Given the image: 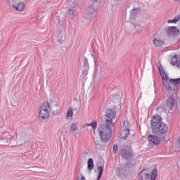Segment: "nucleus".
Returning a JSON list of instances; mask_svg holds the SVG:
<instances>
[{"mask_svg":"<svg viewBox=\"0 0 180 180\" xmlns=\"http://www.w3.org/2000/svg\"><path fill=\"white\" fill-rule=\"evenodd\" d=\"M105 124H101L98 127V134L103 143H108L112 138V127L116 123V111L108 109L105 110Z\"/></svg>","mask_w":180,"mask_h":180,"instance_id":"f257e3e1","label":"nucleus"},{"mask_svg":"<svg viewBox=\"0 0 180 180\" xmlns=\"http://www.w3.org/2000/svg\"><path fill=\"white\" fill-rule=\"evenodd\" d=\"M150 126L153 134H165L168 131V125L162 122V117L157 114L153 116Z\"/></svg>","mask_w":180,"mask_h":180,"instance_id":"f03ea898","label":"nucleus"},{"mask_svg":"<svg viewBox=\"0 0 180 180\" xmlns=\"http://www.w3.org/2000/svg\"><path fill=\"white\" fill-rule=\"evenodd\" d=\"M50 112H51L50 103L49 101L44 102L40 108L39 117L41 119H48L50 117Z\"/></svg>","mask_w":180,"mask_h":180,"instance_id":"7ed1b4c3","label":"nucleus"},{"mask_svg":"<svg viewBox=\"0 0 180 180\" xmlns=\"http://www.w3.org/2000/svg\"><path fill=\"white\" fill-rule=\"evenodd\" d=\"M179 84L180 78L169 79L167 82H163L164 86L169 91H178Z\"/></svg>","mask_w":180,"mask_h":180,"instance_id":"20e7f679","label":"nucleus"},{"mask_svg":"<svg viewBox=\"0 0 180 180\" xmlns=\"http://www.w3.org/2000/svg\"><path fill=\"white\" fill-rule=\"evenodd\" d=\"M158 174V171L157 170V168L153 169L151 175L148 173H146V169H143L139 174V179L141 180H155L157 179Z\"/></svg>","mask_w":180,"mask_h":180,"instance_id":"39448f33","label":"nucleus"},{"mask_svg":"<svg viewBox=\"0 0 180 180\" xmlns=\"http://www.w3.org/2000/svg\"><path fill=\"white\" fill-rule=\"evenodd\" d=\"M165 33L169 37H178L180 31L176 26H169L165 28Z\"/></svg>","mask_w":180,"mask_h":180,"instance_id":"423d86ee","label":"nucleus"},{"mask_svg":"<svg viewBox=\"0 0 180 180\" xmlns=\"http://www.w3.org/2000/svg\"><path fill=\"white\" fill-rule=\"evenodd\" d=\"M120 155L124 160H126V161H130V160L134 158V153L132 150H129L127 149H122Z\"/></svg>","mask_w":180,"mask_h":180,"instance_id":"0eeeda50","label":"nucleus"},{"mask_svg":"<svg viewBox=\"0 0 180 180\" xmlns=\"http://www.w3.org/2000/svg\"><path fill=\"white\" fill-rule=\"evenodd\" d=\"M127 167H117L115 172L117 176L120 178H129V171L126 169Z\"/></svg>","mask_w":180,"mask_h":180,"instance_id":"6e6552de","label":"nucleus"},{"mask_svg":"<svg viewBox=\"0 0 180 180\" xmlns=\"http://www.w3.org/2000/svg\"><path fill=\"white\" fill-rule=\"evenodd\" d=\"M148 140L153 146H160L161 144V139H160V137L156 135H149Z\"/></svg>","mask_w":180,"mask_h":180,"instance_id":"1a4fd4ad","label":"nucleus"},{"mask_svg":"<svg viewBox=\"0 0 180 180\" xmlns=\"http://www.w3.org/2000/svg\"><path fill=\"white\" fill-rule=\"evenodd\" d=\"M174 105H175V98L174 96H169L166 99V106L168 108L169 110H172L174 108Z\"/></svg>","mask_w":180,"mask_h":180,"instance_id":"9d476101","label":"nucleus"},{"mask_svg":"<svg viewBox=\"0 0 180 180\" xmlns=\"http://www.w3.org/2000/svg\"><path fill=\"white\" fill-rule=\"evenodd\" d=\"M98 11V7L94 6V5H89L87 8V16L88 18H92L95 15V12Z\"/></svg>","mask_w":180,"mask_h":180,"instance_id":"9b49d317","label":"nucleus"},{"mask_svg":"<svg viewBox=\"0 0 180 180\" xmlns=\"http://www.w3.org/2000/svg\"><path fill=\"white\" fill-rule=\"evenodd\" d=\"M13 8L18 11V12H22L25 9V3L22 1H18L17 3H13L12 4Z\"/></svg>","mask_w":180,"mask_h":180,"instance_id":"f8f14e48","label":"nucleus"},{"mask_svg":"<svg viewBox=\"0 0 180 180\" xmlns=\"http://www.w3.org/2000/svg\"><path fill=\"white\" fill-rule=\"evenodd\" d=\"M172 65L178 68H180V56L179 55H175L172 58Z\"/></svg>","mask_w":180,"mask_h":180,"instance_id":"ddd939ff","label":"nucleus"},{"mask_svg":"<svg viewBox=\"0 0 180 180\" xmlns=\"http://www.w3.org/2000/svg\"><path fill=\"white\" fill-rule=\"evenodd\" d=\"M64 39H65V30L64 29V27H63L58 34V40L59 43H63Z\"/></svg>","mask_w":180,"mask_h":180,"instance_id":"4468645a","label":"nucleus"},{"mask_svg":"<svg viewBox=\"0 0 180 180\" xmlns=\"http://www.w3.org/2000/svg\"><path fill=\"white\" fill-rule=\"evenodd\" d=\"M129 134H130V129H124V128H122L120 137L121 139H127Z\"/></svg>","mask_w":180,"mask_h":180,"instance_id":"2eb2a0df","label":"nucleus"},{"mask_svg":"<svg viewBox=\"0 0 180 180\" xmlns=\"http://www.w3.org/2000/svg\"><path fill=\"white\" fill-rule=\"evenodd\" d=\"M111 101L112 103H115V105H119V103H120V96L115 94V95H112L110 97Z\"/></svg>","mask_w":180,"mask_h":180,"instance_id":"dca6fc26","label":"nucleus"},{"mask_svg":"<svg viewBox=\"0 0 180 180\" xmlns=\"http://www.w3.org/2000/svg\"><path fill=\"white\" fill-rule=\"evenodd\" d=\"M140 8H135L134 9H132L130 11V18L131 19H136V16H137L139 12H140Z\"/></svg>","mask_w":180,"mask_h":180,"instance_id":"f3484780","label":"nucleus"},{"mask_svg":"<svg viewBox=\"0 0 180 180\" xmlns=\"http://www.w3.org/2000/svg\"><path fill=\"white\" fill-rule=\"evenodd\" d=\"M153 44L155 47H162V46H164V44H165V42H164V41L162 40L155 39L153 40Z\"/></svg>","mask_w":180,"mask_h":180,"instance_id":"a211bd4d","label":"nucleus"},{"mask_svg":"<svg viewBox=\"0 0 180 180\" xmlns=\"http://www.w3.org/2000/svg\"><path fill=\"white\" fill-rule=\"evenodd\" d=\"M95 165H94V159L89 158L87 161V169H89V171H92Z\"/></svg>","mask_w":180,"mask_h":180,"instance_id":"6ab92c4d","label":"nucleus"},{"mask_svg":"<svg viewBox=\"0 0 180 180\" xmlns=\"http://www.w3.org/2000/svg\"><path fill=\"white\" fill-rule=\"evenodd\" d=\"M59 106L58 104H55L53 106L51 107V112H52L53 115H57V113H58Z\"/></svg>","mask_w":180,"mask_h":180,"instance_id":"aec40b11","label":"nucleus"},{"mask_svg":"<svg viewBox=\"0 0 180 180\" xmlns=\"http://www.w3.org/2000/svg\"><path fill=\"white\" fill-rule=\"evenodd\" d=\"M83 68L84 70H89V62L88 61V58L85 57L83 60Z\"/></svg>","mask_w":180,"mask_h":180,"instance_id":"412c9836","label":"nucleus"},{"mask_svg":"<svg viewBox=\"0 0 180 180\" xmlns=\"http://www.w3.org/2000/svg\"><path fill=\"white\" fill-rule=\"evenodd\" d=\"M77 11L75 10H74V8H70L69 10V16L70 18V19H74V18H75V16H77Z\"/></svg>","mask_w":180,"mask_h":180,"instance_id":"4be33fe9","label":"nucleus"},{"mask_svg":"<svg viewBox=\"0 0 180 180\" xmlns=\"http://www.w3.org/2000/svg\"><path fill=\"white\" fill-rule=\"evenodd\" d=\"M122 129H124L125 130H130V123L128 120H124L123 122V126L122 127Z\"/></svg>","mask_w":180,"mask_h":180,"instance_id":"5701e85b","label":"nucleus"},{"mask_svg":"<svg viewBox=\"0 0 180 180\" xmlns=\"http://www.w3.org/2000/svg\"><path fill=\"white\" fill-rule=\"evenodd\" d=\"M98 176H97V180H101L102 175H103V167L102 166L98 167Z\"/></svg>","mask_w":180,"mask_h":180,"instance_id":"b1692460","label":"nucleus"},{"mask_svg":"<svg viewBox=\"0 0 180 180\" xmlns=\"http://www.w3.org/2000/svg\"><path fill=\"white\" fill-rule=\"evenodd\" d=\"M86 126H91L93 130H96L98 127V122L96 120H94L91 123L86 124Z\"/></svg>","mask_w":180,"mask_h":180,"instance_id":"393cba45","label":"nucleus"},{"mask_svg":"<svg viewBox=\"0 0 180 180\" xmlns=\"http://www.w3.org/2000/svg\"><path fill=\"white\" fill-rule=\"evenodd\" d=\"M74 112L72 111V107H70L68 109V113L66 115V117H71L72 119V115Z\"/></svg>","mask_w":180,"mask_h":180,"instance_id":"a878e982","label":"nucleus"},{"mask_svg":"<svg viewBox=\"0 0 180 180\" xmlns=\"http://www.w3.org/2000/svg\"><path fill=\"white\" fill-rule=\"evenodd\" d=\"M136 165L133 162H127L124 165V168H131Z\"/></svg>","mask_w":180,"mask_h":180,"instance_id":"bb28decb","label":"nucleus"},{"mask_svg":"<svg viewBox=\"0 0 180 180\" xmlns=\"http://www.w3.org/2000/svg\"><path fill=\"white\" fill-rule=\"evenodd\" d=\"M162 75V78L164 80L163 82H168L169 77L165 74V72L160 74Z\"/></svg>","mask_w":180,"mask_h":180,"instance_id":"cd10ccee","label":"nucleus"},{"mask_svg":"<svg viewBox=\"0 0 180 180\" xmlns=\"http://www.w3.org/2000/svg\"><path fill=\"white\" fill-rule=\"evenodd\" d=\"M59 22H64L65 20V13H63L60 15H58Z\"/></svg>","mask_w":180,"mask_h":180,"instance_id":"c85d7f7f","label":"nucleus"},{"mask_svg":"<svg viewBox=\"0 0 180 180\" xmlns=\"http://www.w3.org/2000/svg\"><path fill=\"white\" fill-rule=\"evenodd\" d=\"M158 70L160 74H164V72H165V70H164V68H162V65H160V66H158Z\"/></svg>","mask_w":180,"mask_h":180,"instance_id":"c756f323","label":"nucleus"},{"mask_svg":"<svg viewBox=\"0 0 180 180\" xmlns=\"http://www.w3.org/2000/svg\"><path fill=\"white\" fill-rule=\"evenodd\" d=\"M180 20V14L176 15L174 19H172L173 23H176Z\"/></svg>","mask_w":180,"mask_h":180,"instance_id":"7c9ffc66","label":"nucleus"},{"mask_svg":"<svg viewBox=\"0 0 180 180\" xmlns=\"http://www.w3.org/2000/svg\"><path fill=\"white\" fill-rule=\"evenodd\" d=\"M77 125L75 124H72L70 128V130H72V131H75V130H77Z\"/></svg>","mask_w":180,"mask_h":180,"instance_id":"2f4dec72","label":"nucleus"},{"mask_svg":"<svg viewBox=\"0 0 180 180\" xmlns=\"http://www.w3.org/2000/svg\"><path fill=\"white\" fill-rule=\"evenodd\" d=\"M89 70V69H84L82 72L83 75H84V77H86V75H88V71Z\"/></svg>","mask_w":180,"mask_h":180,"instance_id":"473e14b6","label":"nucleus"},{"mask_svg":"<svg viewBox=\"0 0 180 180\" xmlns=\"http://www.w3.org/2000/svg\"><path fill=\"white\" fill-rule=\"evenodd\" d=\"M18 143L19 146H22V144H23V143H25V141H23V138H21V139H18Z\"/></svg>","mask_w":180,"mask_h":180,"instance_id":"72a5a7b5","label":"nucleus"},{"mask_svg":"<svg viewBox=\"0 0 180 180\" xmlns=\"http://www.w3.org/2000/svg\"><path fill=\"white\" fill-rule=\"evenodd\" d=\"M112 150H113V153H116L117 152V145H114Z\"/></svg>","mask_w":180,"mask_h":180,"instance_id":"f704fd0d","label":"nucleus"},{"mask_svg":"<svg viewBox=\"0 0 180 180\" xmlns=\"http://www.w3.org/2000/svg\"><path fill=\"white\" fill-rule=\"evenodd\" d=\"M8 134H4L2 136L3 139H7V140H9L11 139L10 137L6 138V136H8Z\"/></svg>","mask_w":180,"mask_h":180,"instance_id":"c9c22d12","label":"nucleus"},{"mask_svg":"<svg viewBox=\"0 0 180 180\" xmlns=\"http://www.w3.org/2000/svg\"><path fill=\"white\" fill-rule=\"evenodd\" d=\"M77 180H85V176L84 175L81 174V178L79 179V177L77 179Z\"/></svg>","mask_w":180,"mask_h":180,"instance_id":"e433bc0d","label":"nucleus"},{"mask_svg":"<svg viewBox=\"0 0 180 180\" xmlns=\"http://www.w3.org/2000/svg\"><path fill=\"white\" fill-rule=\"evenodd\" d=\"M133 26H134V27L135 29H136V27H140V25H139V24H133Z\"/></svg>","mask_w":180,"mask_h":180,"instance_id":"4c0bfd02","label":"nucleus"},{"mask_svg":"<svg viewBox=\"0 0 180 180\" xmlns=\"http://www.w3.org/2000/svg\"><path fill=\"white\" fill-rule=\"evenodd\" d=\"M167 23H174V22H173L172 20H168Z\"/></svg>","mask_w":180,"mask_h":180,"instance_id":"58836bf2","label":"nucleus"},{"mask_svg":"<svg viewBox=\"0 0 180 180\" xmlns=\"http://www.w3.org/2000/svg\"><path fill=\"white\" fill-rule=\"evenodd\" d=\"M91 2H98V1H99V0H91Z\"/></svg>","mask_w":180,"mask_h":180,"instance_id":"ea45409f","label":"nucleus"},{"mask_svg":"<svg viewBox=\"0 0 180 180\" xmlns=\"http://www.w3.org/2000/svg\"><path fill=\"white\" fill-rule=\"evenodd\" d=\"M175 2H179V0H174Z\"/></svg>","mask_w":180,"mask_h":180,"instance_id":"a19ab883","label":"nucleus"},{"mask_svg":"<svg viewBox=\"0 0 180 180\" xmlns=\"http://www.w3.org/2000/svg\"><path fill=\"white\" fill-rule=\"evenodd\" d=\"M76 6H77V4H75V6L73 7L75 8Z\"/></svg>","mask_w":180,"mask_h":180,"instance_id":"79ce46f5","label":"nucleus"},{"mask_svg":"<svg viewBox=\"0 0 180 180\" xmlns=\"http://www.w3.org/2000/svg\"><path fill=\"white\" fill-rule=\"evenodd\" d=\"M163 140H165V137H163Z\"/></svg>","mask_w":180,"mask_h":180,"instance_id":"37998d69","label":"nucleus"},{"mask_svg":"<svg viewBox=\"0 0 180 180\" xmlns=\"http://www.w3.org/2000/svg\"><path fill=\"white\" fill-rule=\"evenodd\" d=\"M92 57H94V54H91Z\"/></svg>","mask_w":180,"mask_h":180,"instance_id":"c03bdc74","label":"nucleus"}]
</instances>
